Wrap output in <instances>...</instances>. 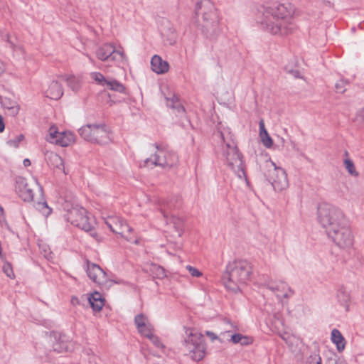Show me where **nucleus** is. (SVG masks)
Returning <instances> with one entry per match:
<instances>
[{
	"label": "nucleus",
	"mask_w": 364,
	"mask_h": 364,
	"mask_svg": "<svg viewBox=\"0 0 364 364\" xmlns=\"http://www.w3.org/2000/svg\"><path fill=\"white\" fill-rule=\"evenodd\" d=\"M296 11V7L288 2L262 4L257 8L255 20L267 33L286 36L294 29Z\"/></svg>",
	"instance_id": "1"
},
{
	"label": "nucleus",
	"mask_w": 364,
	"mask_h": 364,
	"mask_svg": "<svg viewBox=\"0 0 364 364\" xmlns=\"http://www.w3.org/2000/svg\"><path fill=\"white\" fill-rule=\"evenodd\" d=\"M317 220L338 248L347 250L353 247L354 235L340 208L330 203H321L317 208Z\"/></svg>",
	"instance_id": "2"
},
{
	"label": "nucleus",
	"mask_w": 364,
	"mask_h": 364,
	"mask_svg": "<svg viewBox=\"0 0 364 364\" xmlns=\"http://www.w3.org/2000/svg\"><path fill=\"white\" fill-rule=\"evenodd\" d=\"M252 274L250 262L245 260L235 261L228 267L223 275V282L225 288L232 292L240 291L249 282Z\"/></svg>",
	"instance_id": "3"
},
{
	"label": "nucleus",
	"mask_w": 364,
	"mask_h": 364,
	"mask_svg": "<svg viewBox=\"0 0 364 364\" xmlns=\"http://www.w3.org/2000/svg\"><path fill=\"white\" fill-rule=\"evenodd\" d=\"M198 26L208 37L219 31L220 16L215 4L210 0H201L197 4Z\"/></svg>",
	"instance_id": "4"
},
{
	"label": "nucleus",
	"mask_w": 364,
	"mask_h": 364,
	"mask_svg": "<svg viewBox=\"0 0 364 364\" xmlns=\"http://www.w3.org/2000/svg\"><path fill=\"white\" fill-rule=\"evenodd\" d=\"M184 331L185 350L193 360H201L205 357L206 350L203 335L192 327H185Z\"/></svg>",
	"instance_id": "5"
},
{
	"label": "nucleus",
	"mask_w": 364,
	"mask_h": 364,
	"mask_svg": "<svg viewBox=\"0 0 364 364\" xmlns=\"http://www.w3.org/2000/svg\"><path fill=\"white\" fill-rule=\"evenodd\" d=\"M221 156L225 164L248 185V181L245 171V164L242 160V154L239 151L237 144H228L221 146Z\"/></svg>",
	"instance_id": "6"
},
{
	"label": "nucleus",
	"mask_w": 364,
	"mask_h": 364,
	"mask_svg": "<svg viewBox=\"0 0 364 364\" xmlns=\"http://www.w3.org/2000/svg\"><path fill=\"white\" fill-rule=\"evenodd\" d=\"M78 133L86 141L100 144H108L112 139L109 129L102 124L84 125L78 129Z\"/></svg>",
	"instance_id": "7"
},
{
	"label": "nucleus",
	"mask_w": 364,
	"mask_h": 364,
	"mask_svg": "<svg viewBox=\"0 0 364 364\" xmlns=\"http://www.w3.org/2000/svg\"><path fill=\"white\" fill-rule=\"evenodd\" d=\"M265 177L275 192L281 193L289 188V181L286 169L277 166L273 161L268 163Z\"/></svg>",
	"instance_id": "8"
},
{
	"label": "nucleus",
	"mask_w": 364,
	"mask_h": 364,
	"mask_svg": "<svg viewBox=\"0 0 364 364\" xmlns=\"http://www.w3.org/2000/svg\"><path fill=\"white\" fill-rule=\"evenodd\" d=\"M97 59L103 62L120 63L127 60L124 49L120 45L106 43L100 46L95 51Z\"/></svg>",
	"instance_id": "9"
},
{
	"label": "nucleus",
	"mask_w": 364,
	"mask_h": 364,
	"mask_svg": "<svg viewBox=\"0 0 364 364\" xmlns=\"http://www.w3.org/2000/svg\"><path fill=\"white\" fill-rule=\"evenodd\" d=\"M66 219L76 227L86 231H92L95 225V218L82 207L75 205L68 210Z\"/></svg>",
	"instance_id": "10"
},
{
	"label": "nucleus",
	"mask_w": 364,
	"mask_h": 364,
	"mask_svg": "<svg viewBox=\"0 0 364 364\" xmlns=\"http://www.w3.org/2000/svg\"><path fill=\"white\" fill-rule=\"evenodd\" d=\"M178 163V156L175 153L162 147H156L153 155L144 161L142 166L151 167L160 166L164 168H171Z\"/></svg>",
	"instance_id": "11"
},
{
	"label": "nucleus",
	"mask_w": 364,
	"mask_h": 364,
	"mask_svg": "<svg viewBox=\"0 0 364 364\" xmlns=\"http://www.w3.org/2000/svg\"><path fill=\"white\" fill-rule=\"evenodd\" d=\"M46 140L50 144L66 147L75 142L76 136L69 130L60 131L55 125H52L48 131Z\"/></svg>",
	"instance_id": "12"
},
{
	"label": "nucleus",
	"mask_w": 364,
	"mask_h": 364,
	"mask_svg": "<svg viewBox=\"0 0 364 364\" xmlns=\"http://www.w3.org/2000/svg\"><path fill=\"white\" fill-rule=\"evenodd\" d=\"M106 225L114 233L120 235L127 241L135 244H139V240L132 235V228L123 221L115 216L103 217Z\"/></svg>",
	"instance_id": "13"
},
{
	"label": "nucleus",
	"mask_w": 364,
	"mask_h": 364,
	"mask_svg": "<svg viewBox=\"0 0 364 364\" xmlns=\"http://www.w3.org/2000/svg\"><path fill=\"white\" fill-rule=\"evenodd\" d=\"M86 272L90 279L105 288H109L112 285V284L117 283V282L109 279L107 274L97 264L88 263Z\"/></svg>",
	"instance_id": "14"
},
{
	"label": "nucleus",
	"mask_w": 364,
	"mask_h": 364,
	"mask_svg": "<svg viewBox=\"0 0 364 364\" xmlns=\"http://www.w3.org/2000/svg\"><path fill=\"white\" fill-rule=\"evenodd\" d=\"M38 185L36 178L28 181L23 177H18L16 181V191L24 201H32L33 199V186Z\"/></svg>",
	"instance_id": "15"
},
{
	"label": "nucleus",
	"mask_w": 364,
	"mask_h": 364,
	"mask_svg": "<svg viewBox=\"0 0 364 364\" xmlns=\"http://www.w3.org/2000/svg\"><path fill=\"white\" fill-rule=\"evenodd\" d=\"M266 287L280 301L289 298L293 294L289 286L282 280L269 281Z\"/></svg>",
	"instance_id": "16"
},
{
	"label": "nucleus",
	"mask_w": 364,
	"mask_h": 364,
	"mask_svg": "<svg viewBox=\"0 0 364 364\" xmlns=\"http://www.w3.org/2000/svg\"><path fill=\"white\" fill-rule=\"evenodd\" d=\"M272 331L279 334L280 337L292 349L294 350L300 343V339L295 335L287 331L282 332L280 328L283 326V322L279 318H277L275 321L271 323Z\"/></svg>",
	"instance_id": "17"
},
{
	"label": "nucleus",
	"mask_w": 364,
	"mask_h": 364,
	"mask_svg": "<svg viewBox=\"0 0 364 364\" xmlns=\"http://www.w3.org/2000/svg\"><path fill=\"white\" fill-rule=\"evenodd\" d=\"M50 341L53 350L58 353L72 351L75 348L74 343L64 335L53 333L50 336Z\"/></svg>",
	"instance_id": "18"
},
{
	"label": "nucleus",
	"mask_w": 364,
	"mask_h": 364,
	"mask_svg": "<svg viewBox=\"0 0 364 364\" xmlns=\"http://www.w3.org/2000/svg\"><path fill=\"white\" fill-rule=\"evenodd\" d=\"M134 323L139 334L144 337L154 330L149 317L144 313H139L135 315Z\"/></svg>",
	"instance_id": "19"
},
{
	"label": "nucleus",
	"mask_w": 364,
	"mask_h": 364,
	"mask_svg": "<svg viewBox=\"0 0 364 364\" xmlns=\"http://www.w3.org/2000/svg\"><path fill=\"white\" fill-rule=\"evenodd\" d=\"M61 80L58 78L51 80L45 91L46 96L52 100H58L62 97L64 93L63 87L60 84Z\"/></svg>",
	"instance_id": "20"
},
{
	"label": "nucleus",
	"mask_w": 364,
	"mask_h": 364,
	"mask_svg": "<svg viewBox=\"0 0 364 364\" xmlns=\"http://www.w3.org/2000/svg\"><path fill=\"white\" fill-rule=\"evenodd\" d=\"M151 70L157 75H163L168 72L169 63L160 55H154L151 59Z\"/></svg>",
	"instance_id": "21"
},
{
	"label": "nucleus",
	"mask_w": 364,
	"mask_h": 364,
	"mask_svg": "<svg viewBox=\"0 0 364 364\" xmlns=\"http://www.w3.org/2000/svg\"><path fill=\"white\" fill-rule=\"evenodd\" d=\"M218 133L220 135L221 139L222 144L221 146H226L228 144L232 145L235 144L234 135L230 129L226 124L224 123L220 122L217 127Z\"/></svg>",
	"instance_id": "22"
},
{
	"label": "nucleus",
	"mask_w": 364,
	"mask_h": 364,
	"mask_svg": "<svg viewBox=\"0 0 364 364\" xmlns=\"http://www.w3.org/2000/svg\"><path fill=\"white\" fill-rule=\"evenodd\" d=\"M330 340L335 346L338 353H343L346 347L347 341L341 332L337 328H333L331 331Z\"/></svg>",
	"instance_id": "23"
},
{
	"label": "nucleus",
	"mask_w": 364,
	"mask_h": 364,
	"mask_svg": "<svg viewBox=\"0 0 364 364\" xmlns=\"http://www.w3.org/2000/svg\"><path fill=\"white\" fill-rule=\"evenodd\" d=\"M61 81L65 82L67 86L74 92L80 90L82 85V80L80 77L71 75L64 74L58 76Z\"/></svg>",
	"instance_id": "24"
},
{
	"label": "nucleus",
	"mask_w": 364,
	"mask_h": 364,
	"mask_svg": "<svg viewBox=\"0 0 364 364\" xmlns=\"http://www.w3.org/2000/svg\"><path fill=\"white\" fill-rule=\"evenodd\" d=\"M45 159L50 166L64 171V161L58 154L47 151L45 153Z\"/></svg>",
	"instance_id": "25"
},
{
	"label": "nucleus",
	"mask_w": 364,
	"mask_h": 364,
	"mask_svg": "<svg viewBox=\"0 0 364 364\" xmlns=\"http://www.w3.org/2000/svg\"><path fill=\"white\" fill-rule=\"evenodd\" d=\"M87 299L94 311L99 312L102 309L105 305V298L100 293L95 291L90 294Z\"/></svg>",
	"instance_id": "26"
},
{
	"label": "nucleus",
	"mask_w": 364,
	"mask_h": 364,
	"mask_svg": "<svg viewBox=\"0 0 364 364\" xmlns=\"http://www.w3.org/2000/svg\"><path fill=\"white\" fill-rule=\"evenodd\" d=\"M1 104L3 108L7 112L9 115L15 117L18 114L20 105L16 101L4 98L1 101Z\"/></svg>",
	"instance_id": "27"
},
{
	"label": "nucleus",
	"mask_w": 364,
	"mask_h": 364,
	"mask_svg": "<svg viewBox=\"0 0 364 364\" xmlns=\"http://www.w3.org/2000/svg\"><path fill=\"white\" fill-rule=\"evenodd\" d=\"M259 136L262 144L267 149L272 148L273 145V140L268 134L264 127V122L263 120H260L259 123Z\"/></svg>",
	"instance_id": "28"
},
{
	"label": "nucleus",
	"mask_w": 364,
	"mask_h": 364,
	"mask_svg": "<svg viewBox=\"0 0 364 364\" xmlns=\"http://www.w3.org/2000/svg\"><path fill=\"white\" fill-rule=\"evenodd\" d=\"M338 301L346 311L350 310V304L351 303L350 293L345 289H341L337 295Z\"/></svg>",
	"instance_id": "29"
},
{
	"label": "nucleus",
	"mask_w": 364,
	"mask_h": 364,
	"mask_svg": "<svg viewBox=\"0 0 364 364\" xmlns=\"http://www.w3.org/2000/svg\"><path fill=\"white\" fill-rule=\"evenodd\" d=\"M230 341L235 343H240L242 346H248L253 343V338L250 336L236 333L231 336Z\"/></svg>",
	"instance_id": "30"
},
{
	"label": "nucleus",
	"mask_w": 364,
	"mask_h": 364,
	"mask_svg": "<svg viewBox=\"0 0 364 364\" xmlns=\"http://www.w3.org/2000/svg\"><path fill=\"white\" fill-rule=\"evenodd\" d=\"M105 87L120 93H125L126 88L123 84L117 81L116 80L110 79L108 80Z\"/></svg>",
	"instance_id": "31"
},
{
	"label": "nucleus",
	"mask_w": 364,
	"mask_h": 364,
	"mask_svg": "<svg viewBox=\"0 0 364 364\" xmlns=\"http://www.w3.org/2000/svg\"><path fill=\"white\" fill-rule=\"evenodd\" d=\"M343 166L348 173L352 177H358L359 176V172L357 171L355 164L350 159H344Z\"/></svg>",
	"instance_id": "32"
},
{
	"label": "nucleus",
	"mask_w": 364,
	"mask_h": 364,
	"mask_svg": "<svg viewBox=\"0 0 364 364\" xmlns=\"http://www.w3.org/2000/svg\"><path fill=\"white\" fill-rule=\"evenodd\" d=\"M165 97L167 100V105L168 107L176 108L180 116L185 115L184 109L179 105L177 99L174 96H173V97L165 96Z\"/></svg>",
	"instance_id": "33"
},
{
	"label": "nucleus",
	"mask_w": 364,
	"mask_h": 364,
	"mask_svg": "<svg viewBox=\"0 0 364 364\" xmlns=\"http://www.w3.org/2000/svg\"><path fill=\"white\" fill-rule=\"evenodd\" d=\"M147 271H149L154 277L157 278H164L166 276L164 268L155 264H151Z\"/></svg>",
	"instance_id": "34"
},
{
	"label": "nucleus",
	"mask_w": 364,
	"mask_h": 364,
	"mask_svg": "<svg viewBox=\"0 0 364 364\" xmlns=\"http://www.w3.org/2000/svg\"><path fill=\"white\" fill-rule=\"evenodd\" d=\"M36 208L45 217L49 216L52 213V208L48 206L46 201L38 202L36 205Z\"/></svg>",
	"instance_id": "35"
},
{
	"label": "nucleus",
	"mask_w": 364,
	"mask_h": 364,
	"mask_svg": "<svg viewBox=\"0 0 364 364\" xmlns=\"http://www.w3.org/2000/svg\"><path fill=\"white\" fill-rule=\"evenodd\" d=\"M91 77L95 82H96L98 85L103 86L105 87L106 84L108 81L104 75L98 72H94L91 73Z\"/></svg>",
	"instance_id": "36"
},
{
	"label": "nucleus",
	"mask_w": 364,
	"mask_h": 364,
	"mask_svg": "<svg viewBox=\"0 0 364 364\" xmlns=\"http://www.w3.org/2000/svg\"><path fill=\"white\" fill-rule=\"evenodd\" d=\"M144 337L148 338L156 347H158V348L164 347L160 339L158 338L157 336L155 335L154 330L152 331V332H150L148 335L145 336Z\"/></svg>",
	"instance_id": "37"
},
{
	"label": "nucleus",
	"mask_w": 364,
	"mask_h": 364,
	"mask_svg": "<svg viewBox=\"0 0 364 364\" xmlns=\"http://www.w3.org/2000/svg\"><path fill=\"white\" fill-rule=\"evenodd\" d=\"M306 364H322V359L318 353L314 352L307 358Z\"/></svg>",
	"instance_id": "38"
},
{
	"label": "nucleus",
	"mask_w": 364,
	"mask_h": 364,
	"mask_svg": "<svg viewBox=\"0 0 364 364\" xmlns=\"http://www.w3.org/2000/svg\"><path fill=\"white\" fill-rule=\"evenodd\" d=\"M39 248L41 251V253L43 255V256L47 259L52 258V252L50 251V249L48 245L46 243H41L39 244Z\"/></svg>",
	"instance_id": "39"
},
{
	"label": "nucleus",
	"mask_w": 364,
	"mask_h": 364,
	"mask_svg": "<svg viewBox=\"0 0 364 364\" xmlns=\"http://www.w3.org/2000/svg\"><path fill=\"white\" fill-rule=\"evenodd\" d=\"M3 272L8 277H9L11 279H14L15 277L12 267H11V264L9 262H5L4 264Z\"/></svg>",
	"instance_id": "40"
},
{
	"label": "nucleus",
	"mask_w": 364,
	"mask_h": 364,
	"mask_svg": "<svg viewBox=\"0 0 364 364\" xmlns=\"http://www.w3.org/2000/svg\"><path fill=\"white\" fill-rule=\"evenodd\" d=\"M24 136L23 134H19L14 139H10L8 144L13 147H18V144L23 140Z\"/></svg>",
	"instance_id": "41"
},
{
	"label": "nucleus",
	"mask_w": 364,
	"mask_h": 364,
	"mask_svg": "<svg viewBox=\"0 0 364 364\" xmlns=\"http://www.w3.org/2000/svg\"><path fill=\"white\" fill-rule=\"evenodd\" d=\"M186 269L189 272V273L193 277H200L203 275L200 271L191 265H187L186 267Z\"/></svg>",
	"instance_id": "42"
},
{
	"label": "nucleus",
	"mask_w": 364,
	"mask_h": 364,
	"mask_svg": "<svg viewBox=\"0 0 364 364\" xmlns=\"http://www.w3.org/2000/svg\"><path fill=\"white\" fill-rule=\"evenodd\" d=\"M218 97L223 101H229L232 98V92H227L225 94L223 93H218Z\"/></svg>",
	"instance_id": "43"
},
{
	"label": "nucleus",
	"mask_w": 364,
	"mask_h": 364,
	"mask_svg": "<svg viewBox=\"0 0 364 364\" xmlns=\"http://www.w3.org/2000/svg\"><path fill=\"white\" fill-rule=\"evenodd\" d=\"M14 57H16V58H20L21 55H23L24 50L21 46H16L14 48Z\"/></svg>",
	"instance_id": "44"
},
{
	"label": "nucleus",
	"mask_w": 364,
	"mask_h": 364,
	"mask_svg": "<svg viewBox=\"0 0 364 364\" xmlns=\"http://www.w3.org/2000/svg\"><path fill=\"white\" fill-rule=\"evenodd\" d=\"M205 333L212 341H213L218 338V336L214 333H213L211 331H206Z\"/></svg>",
	"instance_id": "45"
},
{
	"label": "nucleus",
	"mask_w": 364,
	"mask_h": 364,
	"mask_svg": "<svg viewBox=\"0 0 364 364\" xmlns=\"http://www.w3.org/2000/svg\"><path fill=\"white\" fill-rule=\"evenodd\" d=\"M5 129V124L3 117L0 115V133L3 132Z\"/></svg>",
	"instance_id": "46"
},
{
	"label": "nucleus",
	"mask_w": 364,
	"mask_h": 364,
	"mask_svg": "<svg viewBox=\"0 0 364 364\" xmlns=\"http://www.w3.org/2000/svg\"><path fill=\"white\" fill-rule=\"evenodd\" d=\"M327 364H346L345 362L341 360H329Z\"/></svg>",
	"instance_id": "47"
},
{
	"label": "nucleus",
	"mask_w": 364,
	"mask_h": 364,
	"mask_svg": "<svg viewBox=\"0 0 364 364\" xmlns=\"http://www.w3.org/2000/svg\"><path fill=\"white\" fill-rule=\"evenodd\" d=\"M5 70V64L0 60V75L2 74Z\"/></svg>",
	"instance_id": "48"
},
{
	"label": "nucleus",
	"mask_w": 364,
	"mask_h": 364,
	"mask_svg": "<svg viewBox=\"0 0 364 364\" xmlns=\"http://www.w3.org/2000/svg\"><path fill=\"white\" fill-rule=\"evenodd\" d=\"M23 164L26 167L29 166L31 165V161L28 159H25Z\"/></svg>",
	"instance_id": "49"
},
{
	"label": "nucleus",
	"mask_w": 364,
	"mask_h": 364,
	"mask_svg": "<svg viewBox=\"0 0 364 364\" xmlns=\"http://www.w3.org/2000/svg\"><path fill=\"white\" fill-rule=\"evenodd\" d=\"M91 235H92V237H97V233H96L95 232H92L91 233Z\"/></svg>",
	"instance_id": "50"
},
{
	"label": "nucleus",
	"mask_w": 364,
	"mask_h": 364,
	"mask_svg": "<svg viewBox=\"0 0 364 364\" xmlns=\"http://www.w3.org/2000/svg\"><path fill=\"white\" fill-rule=\"evenodd\" d=\"M77 301V299H72V302H73V303L76 302Z\"/></svg>",
	"instance_id": "51"
},
{
	"label": "nucleus",
	"mask_w": 364,
	"mask_h": 364,
	"mask_svg": "<svg viewBox=\"0 0 364 364\" xmlns=\"http://www.w3.org/2000/svg\"><path fill=\"white\" fill-rule=\"evenodd\" d=\"M77 301V299H72V302H73V303L76 302Z\"/></svg>",
	"instance_id": "52"
},
{
	"label": "nucleus",
	"mask_w": 364,
	"mask_h": 364,
	"mask_svg": "<svg viewBox=\"0 0 364 364\" xmlns=\"http://www.w3.org/2000/svg\"><path fill=\"white\" fill-rule=\"evenodd\" d=\"M88 58H89L90 62H93V59L91 57L89 56Z\"/></svg>",
	"instance_id": "53"
},
{
	"label": "nucleus",
	"mask_w": 364,
	"mask_h": 364,
	"mask_svg": "<svg viewBox=\"0 0 364 364\" xmlns=\"http://www.w3.org/2000/svg\"><path fill=\"white\" fill-rule=\"evenodd\" d=\"M181 235V232L180 231H178V236L180 237Z\"/></svg>",
	"instance_id": "54"
}]
</instances>
